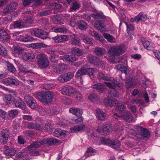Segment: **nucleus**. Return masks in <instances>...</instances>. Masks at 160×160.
Here are the masks:
<instances>
[{
    "instance_id": "obj_1",
    "label": "nucleus",
    "mask_w": 160,
    "mask_h": 160,
    "mask_svg": "<svg viewBox=\"0 0 160 160\" xmlns=\"http://www.w3.org/2000/svg\"><path fill=\"white\" fill-rule=\"evenodd\" d=\"M105 83L109 88L112 89L110 92L111 95L113 97H118L119 94L116 90L121 89L123 86L122 83L115 80H114L112 83L106 82Z\"/></svg>"
},
{
    "instance_id": "obj_2",
    "label": "nucleus",
    "mask_w": 160,
    "mask_h": 160,
    "mask_svg": "<svg viewBox=\"0 0 160 160\" xmlns=\"http://www.w3.org/2000/svg\"><path fill=\"white\" fill-rule=\"evenodd\" d=\"M53 96V92L48 91L42 94L40 92L36 94V98L43 103L48 104L52 102Z\"/></svg>"
},
{
    "instance_id": "obj_3",
    "label": "nucleus",
    "mask_w": 160,
    "mask_h": 160,
    "mask_svg": "<svg viewBox=\"0 0 160 160\" xmlns=\"http://www.w3.org/2000/svg\"><path fill=\"white\" fill-rule=\"evenodd\" d=\"M137 129L139 131L138 133L136 135V138L138 139L144 140L149 138L150 137V134L149 131L140 126H137Z\"/></svg>"
},
{
    "instance_id": "obj_4",
    "label": "nucleus",
    "mask_w": 160,
    "mask_h": 160,
    "mask_svg": "<svg viewBox=\"0 0 160 160\" xmlns=\"http://www.w3.org/2000/svg\"><path fill=\"white\" fill-rule=\"evenodd\" d=\"M38 64L42 68H45L49 66V62L46 55L43 54H40L37 55Z\"/></svg>"
},
{
    "instance_id": "obj_5",
    "label": "nucleus",
    "mask_w": 160,
    "mask_h": 160,
    "mask_svg": "<svg viewBox=\"0 0 160 160\" xmlns=\"http://www.w3.org/2000/svg\"><path fill=\"white\" fill-rule=\"evenodd\" d=\"M125 51V48L123 46H118L110 48L108 49V54L113 56H118L123 53Z\"/></svg>"
},
{
    "instance_id": "obj_6",
    "label": "nucleus",
    "mask_w": 160,
    "mask_h": 160,
    "mask_svg": "<svg viewBox=\"0 0 160 160\" xmlns=\"http://www.w3.org/2000/svg\"><path fill=\"white\" fill-rule=\"evenodd\" d=\"M113 115L115 116V119H117V118H122L125 121L129 122L132 121V115L129 112L127 111L120 112L119 115L117 113H114Z\"/></svg>"
},
{
    "instance_id": "obj_7",
    "label": "nucleus",
    "mask_w": 160,
    "mask_h": 160,
    "mask_svg": "<svg viewBox=\"0 0 160 160\" xmlns=\"http://www.w3.org/2000/svg\"><path fill=\"white\" fill-rule=\"evenodd\" d=\"M112 129L109 124H106L103 126L98 127L97 131L100 134L108 135L112 132Z\"/></svg>"
},
{
    "instance_id": "obj_8",
    "label": "nucleus",
    "mask_w": 160,
    "mask_h": 160,
    "mask_svg": "<svg viewBox=\"0 0 160 160\" xmlns=\"http://www.w3.org/2000/svg\"><path fill=\"white\" fill-rule=\"evenodd\" d=\"M31 34L33 36L42 39H44L48 37V33L43 30L38 28H34L31 31Z\"/></svg>"
},
{
    "instance_id": "obj_9",
    "label": "nucleus",
    "mask_w": 160,
    "mask_h": 160,
    "mask_svg": "<svg viewBox=\"0 0 160 160\" xmlns=\"http://www.w3.org/2000/svg\"><path fill=\"white\" fill-rule=\"evenodd\" d=\"M74 76V74L69 72L61 75L58 77V80L61 83H63L70 81Z\"/></svg>"
},
{
    "instance_id": "obj_10",
    "label": "nucleus",
    "mask_w": 160,
    "mask_h": 160,
    "mask_svg": "<svg viewBox=\"0 0 160 160\" xmlns=\"http://www.w3.org/2000/svg\"><path fill=\"white\" fill-rule=\"evenodd\" d=\"M62 93L63 95L70 96L74 93L75 89L69 86H63L61 90Z\"/></svg>"
},
{
    "instance_id": "obj_11",
    "label": "nucleus",
    "mask_w": 160,
    "mask_h": 160,
    "mask_svg": "<svg viewBox=\"0 0 160 160\" xmlns=\"http://www.w3.org/2000/svg\"><path fill=\"white\" fill-rule=\"evenodd\" d=\"M68 66L66 64L61 63L53 68L54 72L56 73L61 74L63 73L67 69Z\"/></svg>"
},
{
    "instance_id": "obj_12",
    "label": "nucleus",
    "mask_w": 160,
    "mask_h": 160,
    "mask_svg": "<svg viewBox=\"0 0 160 160\" xmlns=\"http://www.w3.org/2000/svg\"><path fill=\"white\" fill-rule=\"evenodd\" d=\"M43 144H53L54 145H60L61 142L60 141L54 138H45L42 141Z\"/></svg>"
},
{
    "instance_id": "obj_13",
    "label": "nucleus",
    "mask_w": 160,
    "mask_h": 160,
    "mask_svg": "<svg viewBox=\"0 0 160 160\" xmlns=\"http://www.w3.org/2000/svg\"><path fill=\"white\" fill-rule=\"evenodd\" d=\"M9 132L8 130L6 128L3 129L1 132V139L2 140V142L3 144L6 143L8 139L9 135Z\"/></svg>"
},
{
    "instance_id": "obj_14",
    "label": "nucleus",
    "mask_w": 160,
    "mask_h": 160,
    "mask_svg": "<svg viewBox=\"0 0 160 160\" xmlns=\"http://www.w3.org/2000/svg\"><path fill=\"white\" fill-rule=\"evenodd\" d=\"M24 99L27 105L31 108H34L36 107V102L32 97L29 96H25Z\"/></svg>"
},
{
    "instance_id": "obj_15",
    "label": "nucleus",
    "mask_w": 160,
    "mask_h": 160,
    "mask_svg": "<svg viewBox=\"0 0 160 160\" xmlns=\"http://www.w3.org/2000/svg\"><path fill=\"white\" fill-rule=\"evenodd\" d=\"M55 42L57 43H61L64 41H66L68 40V38L65 35L58 36L54 37L52 38Z\"/></svg>"
},
{
    "instance_id": "obj_16",
    "label": "nucleus",
    "mask_w": 160,
    "mask_h": 160,
    "mask_svg": "<svg viewBox=\"0 0 160 160\" xmlns=\"http://www.w3.org/2000/svg\"><path fill=\"white\" fill-rule=\"evenodd\" d=\"M69 112L77 117L81 116L83 112L82 109L75 107L70 108L69 109Z\"/></svg>"
},
{
    "instance_id": "obj_17",
    "label": "nucleus",
    "mask_w": 160,
    "mask_h": 160,
    "mask_svg": "<svg viewBox=\"0 0 160 160\" xmlns=\"http://www.w3.org/2000/svg\"><path fill=\"white\" fill-rule=\"evenodd\" d=\"M35 58L34 54L29 52H25L22 55V59L25 61H31L34 59Z\"/></svg>"
},
{
    "instance_id": "obj_18",
    "label": "nucleus",
    "mask_w": 160,
    "mask_h": 160,
    "mask_svg": "<svg viewBox=\"0 0 160 160\" xmlns=\"http://www.w3.org/2000/svg\"><path fill=\"white\" fill-rule=\"evenodd\" d=\"M96 117L100 121H104L106 118V115L105 113L99 109H97L96 110Z\"/></svg>"
},
{
    "instance_id": "obj_19",
    "label": "nucleus",
    "mask_w": 160,
    "mask_h": 160,
    "mask_svg": "<svg viewBox=\"0 0 160 160\" xmlns=\"http://www.w3.org/2000/svg\"><path fill=\"white\" fill-rule=\"evenodd\" d=\"M89 61L91 63L94 64H99L102 63L104 64L103 61L100 60L96 56L90 55L89 57Z\"/></svg>"
},
{
    "instance_id": "obj_20",
    "label": "nucleus",
    "mask_w": 160,
    "mask_h": 160,
    "mask_svg": "<svg viewBox=\"0 0 160 160\" xmlns=\"http://www.w3.org/2000/svg\"><path fill=\"white\" fill-rule=\"evenodd\" d=\"M2 82L4 83L8 84V85H14L18 86L19 85V83L17 80L12 78H8L5 79L2 81Z\"/></svg>"
},
{
    "instance_id": "obj_21",
    "label": "nucleus",
    "mask_w": 160,
    "mask_h": 160,
    "mask_svg": "<svg viewBox=\"0 0 160 160\" xmlns=\"http://www.w3.org/2000/svg\"><path fill=\"white\" fill-rule=\"evenodd\" d=\"M87 128L84 124L76 125L70 128V130L72 132H77Z\"/></svg>"
},
{
    "instance_id": "obj_22",
    "label": "nucleus",
    "mask_w": 160,
    "mask_h": 160,
    "mask_svg": "<svg viewBox=\"0 0 160 160\" xmlns=\"http://www.w3.org/2000/svg\"><path fill=\"white\" fill-rule=\"evenodd\" d=\"M147 19V18L146 15H143L142 13H140L137 16L134 17L133 21H135L138 22L140 21H145Z\"/></svg>"
},
{
    "instance_id": "obj_23",
    "label": "nucleus",
    "mask_w": 160,
    "mask_h": 160,
    "mask_svg": "<svg viewBox=\"0 0 160 160\" xmlns=\"http://www.w3.org/2000/svg\"><path fill=\"white\" fill-rule=\"evenodd\" d=\"M115 68L117 70L121 71L125 74H127L128 73V70L126 67L122 64H118L116 66Z\"/></svg>"
},
{
    "instance_id": "obj_24",
    "label": "nucleus",
    "mask_w": 160,
    "mask_h": 160,
    "mask_svg": "<svg viewBox=\"0 0 160 160\" xmlns=\"http://www.w3.org/2000/svg\"><path fill=\"white\" fill-rule=\"evenodd\" d=\"M14 104L16 107L22 109L25 108L26 106L24 102L20 99L14 101Z\"/></svg>"
},
{
    "instance_id": "obj_25",
    "label": "nucleus",
    "mask_w": 160,
    "mask_h": 160,
    "mask_svg": "<svg viewBox=\"0 0 160 160\" xmlns=\"http://www.w3.org/2000/svg\"><path fill=\"white\" fill-rule=\"evenodd\" d=\"M71 44L74 45H78L80 43L79 38L74 34L70 35Z\"/></svg>"
},
{
    "instance_id": "obj_26",
    "label": "nucleus",
    "mask_w": 160,
    "mask_h": 160,
    "mask_svg": "<svg viewBox=\"0 0 160 160\" xmlns=\"http://www.w3.org/2000/svg\"><path fill=\"white\" fill-rule=\"evenodd\" d=\"M17 152L16 150L13 148L7 147L4 151V153L7 156H12L14 155Z\"/></svg>"
},
{
    "instance_id": "obj_27",
    "label": "nucleus",
    "mask_w": 160,
    "mask_h": 160,
    "mask_svg": "<svg viewBox=\"0 0 160 160\" xmlns=\"http://www.w3.org/2000/svg\"><path fill=\"white\" fill-rule=\"evenodd\" d=\"M91 87L92 88L96 89L100 92H102L105 90V86L100 83H98L96 84L92 85Z\"/></svg>"
},
{
    "instance_id": "obj_28",
    "label": "nucleus",
    "mask_w": 160,
    "mask_h": 160,
    "mask_svg": "<svg viewBox=\"0 0 160 160\" xmlns=\"http://www.w3.org/2000/svg\"><path fill=\"white\" fill-rule=\"evenodd\" d=\"M28 128L34 129L39 130L42 129V127L40 125L36 123L29 122L27 125Z\"/></svg>"
},
{
    "instance_id": "obj_29",
    "label": "nucleus",
    "mask_w": 160,
    "mask_h": 160,
    "mask_svg": "<svg viewBox=\"0 0 160 160\" xmlns=\"http://www.w3.org/2000/svg\"><path fill=\"white\" fill-rule=\"evenodd\" d=\"M87 72V68L85 67H82L79 69L76 74L75 77L76 78H80L81 76L86 74Z\"/></svg>"
},
{
    "instance_id": "obj_30",
    "label": "nucleus",
    "mask_w": 160,
    "mask_h": 160,
    "mask_svg": "<svg viewBox=\"0 0 160 160\" xmlns=\"http://www.w3.org/2000/svg\"><path fill=\"white\" fill-rule=\"evenodd\" d=\"M32 38L30 36H27L24 37L22 35H20L16 38V40L22 41L24 42H28L30 41H32Z\"/></svg>"
},
{
    "instance_id": "obj_31",
    "label": "nucleus",
    "mask_w": 160,
    "mask_h": 160,
    "mask_svg": "<svg viewBox=\"0 0 160 160\" xmlns=\"http://www.w3.org/2000/svg\"><path fill=\"white\" fill-rule=\"evenodd\" d=\"M109 146L115 149L119 148L120 146V143L118 140H111Z\"/></svg>"
},
{
    "instance_id": "obj_32",
    "label": "nucleus",
    "mask_w": 160,
    "mask_h": 160,
    "mask_svg": "<svg viewBox=\"0 0 160 160\" xmlns=\"http://www.w3.org/2000/svg\"><path fill=\"white\" fill-rule=\"evenodd\" d=\"M94 27L97 29L102 32L104 31L105 27L104 24L103 23L98 21H97L95 22Z\"/></svg>"
},
{
    "instance_id": "obj_33",
    "label": "nucleus",
    "mask_w": 160,
    "mask_h": 160,
    "mask_svg": "<svg viewBox=\"0 0 160 160\" xmlns=\"http://www.w3.org/2000/svg\"><path fill=\"white\" fill-rule=\"evenodd\" d=\"M118 101L115 100H113L110 99H106L105 100V103L106 105L110 107L114 106L115 105L117 104Z\"/></svg>"
},
{
    "instance_id": "obj_34",
    "label": "nucleus",
    "mask_w": 160,
    "mask_h": 160,
    "mask_svg": "<svg viewBox=\"0 0 160 160\" xmlns=\"http://www.w3.org/2000/svg\"><path fill=\"white\" fill-rule=\"evenodd\" d=\"M94 52L97 55L101 56L105 53L106 50L103 48L96 47L95 49Z\"/></svg>"
},
{
    "instance_id": "obj_35",
    "label": "nucleus",
    "mask_w": 160,
    "mask_h": 160,
    "mask_svg": "<svg viewBox=\"0 0 160 160\" xmlns=\"http://www.w3.org/2000/svg\"><path fill=\"white\" fill-rule=\"evenodd\" d=\"M71 52L72 54L78 56H80L83 53V52L80 49L76 47L72 48L71 49Z\"/></svg>"
},
{
    "instance_id": "obj_36",
    "label": "nucleus",
    "mask_w": 160,
    "mask_h": 160,
    "mask_svg": "<svg viewBox=\"0 0 160 160\" xmlns=\"http://www.w3.org/2000/svg\"><path fill=\"white\" fill-rule=\"evenodd\" d=\"M77 25L81 30L86 29L87 27L86 23L84 21L81 20L78 22Z\"/></svg>"
},
{
    "instance_id": "obj_37",
    "label": "nucleus",
    "mask_w": 160,
    "mask_h": 160,
    "mask_svg": "<svg viewBox=\"0 0 160 160\" xmlns=\"http://www.w3.org/2000/svg\"><path fill=\"white\" fill-rule=\"evenodd\" d=\"M42 140H40L39 142H34L30 146H28V149H30L33 148H37L38 147H40L42 144H43V143L42 142Z\"/></svg>"
},
{
    "instance_id": "obj_38",
    "label": "nucleus",
    "mask_w": 160,
    "mask_h": 160,
    "mask_svg": "<svg viewBox=\"0 0 160 160\" xmlns=\"http://www.w3.org/2000/svg\"><path fill=\"white\" fill-rule=\"evenodd\" d=\"M47 45L42 43H33L31 44V47L33 48H41L47 47Z\"/></svg>"
},
{
    "instance_id": "obj_39",
    "label": "nucleus",
    "mask_w": 160,
    "mask_h": 160,
    "mask_svg": "<svg viewBox=\"0 0 160 160\" xmlns=\"http://www.w3.org/2000/svg\"><path fill=\"white\" fill-rule=\"evenodd\" d=\"M116 106L115 107V108L118 110H119L120 112H123L124 111V110L125 109L126 107L125 105L122 102H118V103L116 104Z\"/></svg>"
},
{
    "instance_id": "obj_40",
    "label": "nucleus",
    "mask_w": 160,
    "mask_h": 160,
    "mask_svg": "<svg viewBox=\"0 0 160 160\" xmlns=\"http://www.w3.org/2000/svg\"><path fill=\"white\" fill-rule=\"evenodd\" d=\"M141 41L142 42L144 47L148 50L151 49V46L150 45V42L148 41H146L143 38H141Z\"/></svg>"
},
{
    "instance_id": "obj_41",
    "label": "nucleus",
    "mask_w": 160,
    "mask_h": 160,
    "mask_svg": "<svg viewBox=\"0 0 160 160\" xmlns=\"http://www.w3.org/2000/svg\"><path fill=\"white\" fill-rule=\"evenodd\" d=\"M104 38L107 39V40L110 42L114 43L115 42V38L112 36L111 35L107 33L103 34Z\"/></svg>"
},
{
    "instance_id": "obj_42",
    "label": "nucleus",
    "mask_w": 160,
    "mask_h": 160,
    "mask_svg": "<svg viewBox=\"0 0 160 160\" xmlns=\"http://www.w3.org/2000/svg\"><path fill=\"white\" fill-rule=\"evenodd\" d=\"M54 135L55 136L57 137H60L62 136H64L65 134L60 129H55L54 132Z\"/></svg>"
},
{
    "instance_id": "obj_43",
    "label": "nucleus",
    "mask_w": 160,
    "mask_h": 160,
    "mask_svg": "<svg viewBox=\"0 0 160 160\" xmlns=\"http://www.w3.org/2000/svg\"><path fill=\"white\" fill-rule=\"evenodd\" d=\"M53 128V127L51 122H47L45 123L44 126V128L45 130L47 132H51Z\"/></svg>"
},
{
    "instance_id": "obj_44",
    "label": "nucleus",
    "mask_w": 160,
    "mask_h": 160,
    "mask_svg": "<svg viewBox=\"0 0 160 160\" xmlns=\"http://www.w3.org/2000/svg\"><path fill=\"white\" fill-rule=\"evenodd\" d=\"M98 78L100 80H103L106 81H110L111 79L109 77L105 76L102 72H99L98 76Z\"/></svg>"
},
{
    "instance_id": "obj_45",
    "label": "nucleus",
    "mask_w": 160,
    "mask_h": 160,
    "mask_svg": "<svg viewBox=\"0 0 160 160\" xmlns=\"http://www.w3.org/2000/svg\"><path fill=\"white\" fill-rule=\"evenodd\" d=\"M90 33L91 36L95 37L97 39L100 41L102 39H101V36L96 31H91L90 32Z\"/></svg>"
},
{
    "instance_id": "obj_46",
    "label": "nucleus",
    "mask_w": 160,
    "mask_h": 160,
    "mask_svg": "<svg viewBox=\"0 0 160 160\" xmlns=\"http://www.w3.org/2000/svg\"><path fill=\"white\" fill-rule=\"evenodd\" d=\"M18 68L20 70L26 73H32V71L31 70H29L28 68L25 67L24 66L20 64L18 66Z\"/></svg>"
},
{
    "instance_id": "obj_47",
    "label": "nucleus",
    "mask_w": 160,
    "mask_h": 160,
    "mask_svg": "<svg viewBox=\"0 0 160 160\" xmlns=\"http://www.w3.org/2000/svg\"><path fill=\"white\" fill-rule=\"evenodd\" d=\"M6 63L7 64V68L8 71L12 73H14L15 72L16 69L13 65L12 64L8 62H7Z\"/></svg>"
},
{
    "instance_id": "obj_48",
    "label": "nucleus",
    "mask_w": 160,
    "mask_h": 160,
    "mask_svg": "<svg viewBox=\"0 0 160 160\" xmlns=\"http://www.w3.org/2000/svg\"><path fill=\"white\" fill-rule=\"evenodd\" d=\"M92 17L95 19H104L106 18V17L104 15L98 13H96L93 14Z\"/></svg>"
},
{
    "instance_id": "obj_49",
    "label": "nucleus",
    "mask_w": 160,
    "mask_h": 160,
    "mask_svg": "<svg viewBox=\"0 0 160 160\" xmlns=\"http://www.w3.org/2000/svg\"><path fill=\"white\" fill-rule=\"evenodd\" d=\"M80 7V3L79 2H75L72 3V6L70 8L73 10L78 9Z\"/></svg>"
},
{
    "instance_id": "obj_50",
    "label": "nucleus",
    "mask_w": 160,
    "mask_h": 160,
    "mask_svg": "<svg viewBox=\"0 0 160 160\" xmlns=\"http://www.w3.org/2000/svg\"><path fill=\"white\" fill-rule=\"evenodd\" d=\"M10 38L8 34L6 32V34L3 36L2 38H1L0 41L3 42H6L9 41Z\"/></svg>"
},
{
    "instance_id": "obj_51",
    "label": "nucleus",
    "mask_w": 160,
    "mask_h": 160,
    "mask_svg": "<svg viewBox=\"0 0 160 160\" xmlns=\"http://www.w3.org/2000/svg\"><path fill=\"white\" fill-rule=\"evenodd\" d=\"M24 25L23 22L22 21H17L14 22V27L15 28H20Z\"/></svg>"
},
{
    "instance_id": "obj_52",
    "label": "nucleus",
    "mask_w": 160,
    "mask_h": 160,
    "mask_svg": "<svg viewBox=\"0 0 160 160\" xmlns=\"http://www.w3.org/2000/svg\"><path fill=\"white\" fill-rule=\"evenodd\" d=\"M54 32H63L65 33L67 32V30L63 27H58L54 29Z\"/></svg>"
},
{
    "instance_id": "obj_53",
    "label": "nucleus",
    "mask_w": 160,
    "mask_h": 160,
    "mask_svg": "<svg viewBox=\"0 0 160 160\" xmlns=\"http://www.w3.org/2000/svg\"><path fill=\"white\" fill-rule=\"evenodd\" d=\"M88 99L92 102H96L98 100V97L96 94H92L89 95Z\"/></svg>"
},
{
    "instance_id": "obj_54",
    "label": "nucleus",
    "mask_w": 160,
    "mask_h": 160,
    "mask_svg": "<svg viewBox=\"0 0 160 160\" xmlns=\"http://www.w3.org/2000/svg\"><path fill=\"white\" fill-rule=\"evenodd\" d=\"M7 55L6 50L1 45H0V55L6 56Z\"/></svg>"
},
{
    "instance_id": "obj_55",
    "label": "nucleus",
    "mask_w": 160,
    "mask_h": 160,
    "mask_svg": "<svg viewBox=\"0 0 160 160\" xmlns=\"http://www.w3.org/2000/svg\"><path fill=\"white\" fill-rule=\"evenodd\" d=\"M18 113V112L16 110H10L9 112V116L12 118H14Z\"/></svg>"
},
{
    "instance_id": "obj_56",
    "label": "nucleus",
    "mask_w": 160,
    "mask_h": 160,
    "mask_svg": "<svg viewBox=\"0 0 160 160\" xmlns=\"http://www.w3.org/2000/svg\"><path fill=\"white\" fill-rule=\"evenodd\" d=\"M83 40L85 43L89 44H92V41L87 36H83Z\"/></svg>"
},
{
    "instance_id": "obj_57",
    "label": "nucleus",
    "mask_w": 160,
    "mask_h": 160,
    "mask_svg": "<svg viewBox=\"0 0 160 160\" xmlns=\"http://www.w3.org/2000/svg\"><path fill=\"white\" fill-rule=\"evenodd\" d=\"M14 51L15 53L20 54L22 52L23 49L18 46H16L14 47Z\"/></svg>"
},
{
    "instance_id": "obj_58",
    "label": "nucleus",
    "mask_w": 160,
    "mask_h": 160,
    "mask_svg": "<svg viewBox=\"0 0 160 160\" xmlns=\"http://www.w3.org/2000/svg\"><path fill=\"white\" fill-rule=\"evenodd\" d=\"M111 140L104 138H102L101 139V142L103 144H107L109 146Z\"/></svg>"
},
{
    "instance_id": "obj_59",
    "label": "nucleus",
    "mask_w": 160,
    "mask_h": 160,
    "mask_svg": "<svg viewBox=\"0 0 160 160\" xmlns=\"http://www.w3.org/2000/svg\"><path fill=\"white\" fill-rule=\"evenodd\" d=\"M95 72V69L94 68H89L87 69V73L89 76H93Z\"/></svg>"
},
{
    "instance_id": "obj_60",
    "label": "nucleus",
    "mask_w": 160,
    "mask_h": 160,
    "mask_svg": "<svg viewBox=\"0 0 160 160\" xmlns=\"http://www.w3.org/2000/svg\"><path fill=\"white\" fill-rule=\"evenodd\" d=\"M133 83L132 80H129L128 79L127 80L126 83V85L127 88H129L131 87L133 85Z\"/></svg>"
},
{
    "instance_id": "obj_61",
    "label": "nucleus",
    "mask_w": 160,
    "mask_h": 160,
    "mask_svg": "<svg viewBox=\"0 0 160 160\" xmlns=\"http://www.w3.org/2000/svg\"><path fill=\"white\" fill-rule=\"evenodd\" d=\"M4 98L6 104H8L7 102L12 101L14 100V98L9 95H5Z\"/></svg>"
},
{
    "instance_id": "obj_62",
    "label": "nucleus",
    "mask_w": 160,
    "mask_h": 160,
    "mask_svg": "<svg viewBox=\"0 0 160 160\" xmlns=\"http://www.w3.org/2000/svg\"><path fill=\"white\" fill-rule=\"evenodd\" d=\"M54 22L56 24H60L62 22L61 18L59 16H57L54 19Z\"/></svg>"
},
{
    "instance_id": "obj_63",
    "label": "nucleus",
    "mask_w": 160,
    "mask_h": 160,
    "mask_svg": "<svg viewBox=\"0 0 160 160\" xmlns=\"http://www.w3.org/2000/svg\"><path fill=\"white\" fill-rule=\"evenodd\" d=\"M27 154V153L25 152H20L16 154V157L19 158H22L26 156Z\"/></svg>"
},
{
    "instance_id": "obj_64",
    "label": "nucleus",
    "mask_w": 160,
    "mask_h": 160,
    "mask_svg": "<svg viewBox=\"0 0 160 160\" xmlns=\"http://www.w3.org/2000/svg\"><path fill=\"white\" fill-rule=\"evenodd\" d=\"M127 27V31L128 32L130 31H133L134 29V26L133 25L130 23L128 24L127 23H126Z\"/></svg>"
}]
</instances>
